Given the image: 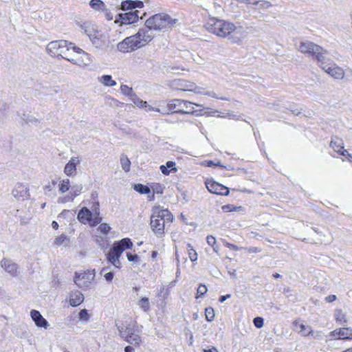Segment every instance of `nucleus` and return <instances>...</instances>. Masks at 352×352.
<instances>
[{"instance_id": "f257e3e1", "label": "nucleus", "mask_w": 352, "mask_h": 352, "mask_svg": "<svg viewBox=\"0 0 352 352\" xmlns=\"http://www.w3.org/2000/svg\"><path fill=\"white\" fill-rule=\"evenodd\" d=\"M209 33L221 38H228L232 43H240L243 38V34L234 23L214 16H210L204 25Z\"/></svg>"}, {"instance_id": "f03ea898", "label": "nucleus", "mask_w": 352, "mask_h": 352, "mask_svg": "<svg viewBox=\"0 0 352 352\" xmlns=\"http://www.w3.org/2000/svg\"><path fill=\"white\" fill-rule=\"evenodd\" d=\"M148 28H142L131 36L125 38L117 45L118 50L122 53L133 52L138 48L145 46L150 43L153 37Z\"/></svg>"}, {"instance_id": "7ed1b4c3", "label": "nucleus", "mask_w": 352, "mask_h": 352, "mask_svg": "<svg viewBox=\"0 0 352 352\" xmlns=\"http://www.w3.org/2000/svg\"><path fill=\"white\" fill-rule=\"evenodd\" d=\"M173 219V214L167 209L156 206L153 209L151 216V228L155 234L162 236L164 233L165 224L172 222Z\"/></svg>"}, {"instance_id": "20e7f679", "label": "nucleus", "mask_w": 352, "mask_h": 352, "mask_svg": "<svg viewBox=\"0 0 352 352\" xmlns=\"http://www.w3.org/2000/svg\"><path fill=\"white\" fill-rule=\"evenodd\" d=\"M72 49L77 54H82L84 56H87V54L78 47L74 45L73 43H69L65 40L55 41L51 42L48 46L47 50L54 55L56 56H61L64 59H66L75 64L80 65V63L78 59L72 58L69 59L67 56V52Z\"/></svg>"}, {"instance_id": "39448f33", "label": "nucleus", "mask_w": 352, "mask_h": 352, "mask_svg": "<svg viewBox=\"0 0 352 352\" xmlns=\"http://www.w3.org/2000/svg\"><path fill=\"white\" fill-rule=\"evenodd\" d=\"M177 21L168 14L158 13L147 19L145 25L148 30L164 32L171 30Z\"/></svg>"}, {"instance_id": "423d86ee", "label": "nucleus", "mask_w": 352, "mask_h": 352, "mask_svg": "<svg viewBox=\"0 0 352 352\" xmlns=\"http://www.w3.org/2000/svg\"><path fill=\"white\" fill-rule=\"evenodd\" d=\"M116 327L120 336L126 342L133 345H139L142 342L140 332L135 329V324L117 323Z\"/></svg>"}, {"instance_id": "0eeeda50", "label": "nucleus", "mask_w": 352, "mask_h": 352, "mask_svg": "<svg viewBox=\"0 0 352 352\" xmlns=\"http://www.w3.org/2000/svg\"><path fill=\"white\" fill-rule=\"evenodd\" d=\"M133 243L130 239L124 238L113 244L109 253L108 254V260L116 267H120V261L119 260L122 253L126 249H130Z\"/></svg>"}, {"instance_id": "6e6552de", "label": "nucleus", "mask_w": 352, "mask_h": 352, "mask_svg": "<svg viewBox=\"0 0 352 352\" xmlns=\"http://www.w3.org/2000/svg\"><path fill=\"white\" fill-rule=\"evenodd\" d=\"M195 106L199 107V104L182 99L171 100L167 104V109L173 113L178 114H192L196 111Z\"/></svg>"}, {"instance_id": "1a4fd4ad", "label": "nucleus", "mask_w": 352, "mask_h": 352, "mask_svg": "<svg viewBox=\"0 0 352 352\" xmlns=\"http://www.w3.org/2000/svg\"><path fill=\"white\" fill-rule=\"evenodd\" d=\"M168 86L173 90L201 94L202 89L193 81L185 78H175L168 82Z\"/></svg>"}, {"instance_id": "9d476101", "label": "nucleus", "mask_w": 352, "mask_h": 352, "mask_svg": "<svg viewBox=\"0 0 352 352\" xmlns=\"http://www.w3.org/2000/svg\"><path fill=\"white\" fill-rule=\"evenodd\" d=\"M298 51L311 55L318 63L324 60V54L327 52L322 47L311 41H302L300 43Z\"/></svg>"}, {"instance_id": "9b49d317", "label": "nucleus", "mask_w": 352, "mask_h": 352, "mask_svg": "<svg viewBox=\"0 0 352 352\" xmlns=\"http://www.w3.org/2000/svg\"><path fill=\"white\" fill-rule=\"evenodd\" d=\"M94 270H88L87 272H83L78 274L76 273L74 283L78 287L81 289H86L90 286V285L94 280Z\"/></svg>"}, {"instance_id": "f8f14e48", "label": "nucleus", "mask_w": 352, "mask_h": 352, "mask_svg": "<svg viewBox=\"0 0 352 352\" xmlns=\"http://www.w3.org/2000/svg\"><path fill=\"white\" fill-rule=\"evenodd\" d=\"M326 73L336 79H342L344 76V72L342 68L338 67L333 62L326 63L323 60L318 63Z\"/></svg>"}, {"instance_id": "ddd939ff", "label": "nucleus", "mask_w": 352, "mask_h": 352, "mask_svg": "<svg viewBox=\"0 0 352 352\" xmlns=\"http://www.w3.org/2000/svg\"><path fill=\"white\" fill-rule=\"evenodd\" d=\"M205 184L208 191L212 194L226 196L229 194V189L227 187L213 179H206Z\"/></svg>"}, {"instance_id": "4468645a", "label": "nucleus", "mask_w": 352, "mask_h": 352, "mask_svg": "<svg viewBox=\"0 0 352 352\" xmlns=\"http://www.w3.org/2000/svg\"><path fill=\"white\" fill-rule=\"evenodd\" d=\"M1 266L12 276H16L18 275V265L12 260L3 258L1 261Z\"/></svg>"}, {"instance_id": "2eb2a0df", "label": "nucleus", "mask_w": 352, "mask_h": 352, "mask_svg": "<svg viewBox=\"0 0 352 352\" xmlns=\"http://www.w3.org/2000/svg\"><path fill=\"white\" fill-rule=\"evenodd\" d=\"M140 18L138 10H132L120 14L121 22L124 24H132L136 23Z\"/></svg>"}, {"instance_id": "dca6fc26", "label": "nucleus", "mask_w": 352, "mask_h": 352, "mask_svg": "<svg viewBox=\"0 0 352 352\" xmlns=\"http://www.w3.org/2000/svg\"><path fill=\"white\" fill-rule=\"evenodd\" d=\"M331 336L336 337L337 339L351 340L352 329L351 328H339L331 332Z\"/></svg>"}, {"instance_id": "f3484780", "label": "nucleus", "mask_w": 352, "mask_h": 352, "mask_svg": "<svg viewBox=\"0 0 352 352\" xmlns=\"http://www.w3.org/2000/svg\"><path fill=\"white\" fill-rule=\"evenodd\" d=\"M30 316L38 327H43L44 329L48 327V322L42 316L38 311L32 309L30 311Z\"/></svg>"}, {"instance_id": "a211bd4d", "label": "nucleus", "mask_w": 352, "mask_h": 352, "mask_svg": "<svg viewBox=\"0 0 352 352\" xmlns=\"http://www.w3.org/2000/svg\"><path fill=\"white\" fill-rule=\"evenodd\" d=\"M13 196L18 200L22 201L28 197V188L21 184H18L12 190Z\"/></svg>"}, {"instance_id": "6ab92c4d", "label": "nucleus", "mask_w": 352, "mask_h": 352, "mask_svg": "<svg viewBox=\"0 0 352 352\" xmlns=\"http://www.w3.org/2000/svg\"><path fill=\"white\" fill-rule=\"evenodd\" d=\"M330 146L338 154H344L346 152L342 140L337 136L332 138Z\"/></svg>"}, {"instance_id": "aec40b11", "label": "nucleus", "mask_w": 352, "mask_h": 352, "mask_svg": "<svg viewBox=\"0 0 352 352\" xmlns=\"http://www.w3.org/2000/svg\"><path fill=\"white\" fill-rule=\"evenodd\" d=\"M84 300L83 294L78 290L72 291L69 294V304L72 307H77Z\"/></svg>"}, {"instance_id": "412c9836", "label": "nucleus", "mask_w": 352, "mask_h": 352, "mask_svg": "<svg viewBox=\"0 0 352 352\" xmlns=\"http://www.w3.org/2000/svg\"><path fill=\"white\" fill-rule=\"evenodd\" d=\"M294 326L295 330L304 336H309L311 333L314 334L311 327L300 323L298 320L294 322Z\"/></svg>"}, {"instance_id": "4be33fe9", "label": "nucleus", "mask_w": 352, "mask_h": 352, "mask_svg": "<svg viewBox=\"0 0 352 352\" xmlns=\"http://www.w3.org/2000/svg\"><path fill=\"white\" fill-rule=\"evenodd\" d=\"M143 7L144 3L141 1L126 0L121 3V8L123 10H132L136 8H142Z\"/></svg>"}, {"instance_id": "5701e85b", "label": "nucleus", "mask_w": 352, "mask_h": 352, "mask_svg": "<svg viewBox=\"0 0 352 352\" xmlns=\"http://www.w3.org/2000/svg\"><path fill=\"white\" fill-rule=\"evenodd\" d=\"M80 160L78 157H73L69 162L65 165V173L67 175H72L76 170V165L79 164Z\"/></svg>"}, {"instance_id": "b1692460", "label": "nucleus", "mask_w": 352, "mask_h": 352, "mask_svg": "<svg viewBox=\"0 0 352 352\" xmlns=\"http://www.w3.org/2000/svg\"><path fill=\"white\" fill-rule=\"evenodd\" d=\"M92 217V212L86 207H83L78 214V219L82 223H89Z\"/></svg>"}, {"instance_id": "393cba45", "label": "nucleus", "mask_w": 352, "mask_h": 352, "mask_svg": "<svg viewBox=\"0 0 352 352\" xmlns=\"http://www.w3.org/2000/svg\"><path fill=\"white\" fill-rule=\"evenodd\" d=\"M100 82L107 87H113L116 85V82L113 80L111 75H103L99 78Z\"/></svg>"}, {"instance_id": "a878e982", "label": "nucleus", "mask_w": 352, "mask_h": 352, "mask_svg": "<svg viewBox=\"0 0 352 352\" xmlns=\"http://www.w3.org/2000/svg\"><path fill=\"white\" fill-rule=\"evenodd\" d=\"M89 5L95 10L103 11L106 9L104 3L101 0H91Z\"/></svg>"}, {"instance_id": "bb28decb", "label": "nucleus", "mask_w": 352, "mask_h": 352, "mask_svg": "<svg viewBox=\"0 0 352 352\" xmlns=\"http://www.w3.org/2000/svg\"><path fill=\"white\" fill-rule=\"evenodd\" d=\"M150 188L153 190V194H162L164 186L159 183H152ZM154 197V195H152V199Z\"/></svg>"}, {"instance_id": "cd10ccee", "label": "nucleus", "mask_w": 352, "mask_h": 352, "mask_svg": "<svg viewBox=\"0 0 352 352\" xmlns=\"http://www.w3.org/2000/svg\"><path fill=\"white\" fill-rule=\"evenodd\" d=\"M336 320L339 322L341 324L346 323V316L341 309H336L334 313Z\"/></svg>"}, {"instance_id": "c85d7f7f", "label": "nucleus", "mask_w": 352, "mask_h": 352, "mask_svg": "<svg viewBox=\"0 0 352 352\" xmlns=\"http://www.w3.org/2000/svg\"><path fill=\"white\" fill-rule=\"evenodd\" d=\"M133 188L140 194H148L151 192L150 187L141 184H135Z\"/></svg>"}, {"instance_id": "c756f323", "label": "nucleus", "mask_w": 352, "mask_h": 352, "mask_svg": "<svg viewBox=\"0 0 352 352\" xmlns=\"http://www.w3.org/2000/svg\"><path fill=\"white\" fill-rule=\"evenodd\" d=\"M187 251L188 252V256L190 261L192 262L196 261L197 260V253L190 243L187 244Z\"/></svg>"}, {"instance_id": "7c9ffc66", "label": "nucleus", "mask_w": 352, "mask_h": 352, "mask_svg": "<svg viewBox=\"0 0 352 352\" xmlns=\"http://www.w3.org/2000/svg\"><path fill=\"white\" fill-rule=\"evenodd\" d=\"M120 163L122 169L125 172H129L130 170L131 161L128 159V157L126 155L121 157Z\"/></svg>"}, {"instance_id": "2f4dec72", "label": "nucleus", "mask_w": 352, "mask_h": 352, "mask_svg": "<svg viewBox=\"0 0 352 352\" xmlns=\"http://www.w3.org/2000/svg\"><path fill=\"white\" fill-rule=\"evenodd\" d=\"M120 91L126 96L136 97L135 94L133 93V89L126 85H122L120 86Z\"/></svg>"}, {"instance_id": "473e14b6", "label": "nucleus", "mask_w": 352, "mask_h": 352, "mask_svg": "<svg viewBox=\"0 0 352 352\" xmlns=\"http://www.w3.org/2000/svg\"><path fill=\"white\" fill-rule=\"evenodd\" d=\"M138 305L141 309H143L144 311H146L149 309L150 305L148 302V298L146 297H143L138 302Z\"/></svg>"}, {"instance_id": "72a5a7b5", "label": "nucleus", "mask_w": 352, "mask_h": 352, "mask_svg": "<svg viewBox=\"0 0 352 352\" xmlns=\"http://www.w3.org/2000/svg\"><path fill=\"white\" fill-rule=\"evenodd\" d=\"M206 318L208 321L211 322L214 318V311L212 307H207L205 309Z\"/></svg>"}, {"instance_id": "f704fd0d", "label": "nucleus", "mask_w": 352, "mask_h": 352, "mask_svg": "<svg viewBox=\"0 0 352 352\" xmlns=\"http://www.w3.org/2000/svg\"><path fill=\"white\" fill-rule=\"evenodd\" d=\"M206 241H207V243L212 246V248H213V250L215 252H218V247L217 246H215V243H216V239L212 236V235H208L206 238Z\"/></svg>"}, {"instance_id": "c9c22d12", "label": "nucleus", "mask_w": 352, "mask_h": 352, "mask_svg": "<svg viewBox=\"0 0 352 352\" xmlns=\"http://www.w3.org/2000/svg\"><path fill=\"white\" fill-rule=\"evenodd\" d=\"M69 189V180L64 179L59 185V190L61 192H65Z\"/></svg>"}, {"instance_id": "e433bc0d", "label": "nucleus", "mask_w": 352, "mask_h": 352, "mask_svg": "<svg viewBox=\"0 0 352 352\" xmlns=\"http://www.w3.org/2000/svg\"><path fill=\"white\" fill-rule=\"evenodd\" d=\"M65 241H69V239L67 238L66 235L65 234H61L59 236H58L57 238L55 239L54 241V245H56V246H60L61 245L63 244V243Z\"/></svg>"}, {"instance_id": "4c0bfd02", "label": "nucleus", "mask_w": 352, "mask_h": 352, "mask_svg": "<svg viewBox=\"0 0 352 352\" xmlns=\"http://www.w3.org/2000/svg\"><path fill=\"white\" fill-rule=\"evenodd\" d=\"M80 320L87 321L89 319V314L86 309H81L78 314Z\"/></svg>"}, {"instance_id": "58836bf2", "label": "nucleus", "mask_w": 352, "mask_h": 352, "mask_svg": "<svg viewBox=\"0 0 352 352\" xmlns=\"http://www.w3.org/2000/svg\"><path fill=\"white\" fill-rule=\"evenodd\" d=\"M208 291L207 287L205 285H199V286L197 288V295L196 296V298H198L199 296H204L206 294Z\"/></svg>"}, {"instance_id": "ea45409f", "label": "nucleus", "mask_w": 352, "mask_h": 352, "mask_svg": "<svg viewBox=\"0 0 352 352\" xmlns=\"http://www.w3.org/2000/svg\"><path fill=\"white\" fill-rule=\"evenodd\" d=\"M82 189V185H75L72 187V197L78 196Z\"/></svg>"}, {"instance_id": "a19ab883", "label": "nucleus", "mask_w": 352, "mask_h": 352, "mask_svg": "<svg viewBox=\"0 0 352 352\" xmlns=\"http://www.w3.org/2000/svg\"><path fill=\"white\" fill-rule=\"evenodd\" d=\"M253 323L256 327L261 328L264 324L263 318L261 317H256L253 320Z\"/></svg>"}, {"instance_id": "79ce46f5", "label": "nucleus", "mask_w": 352, "mask_h": 352, "mask_svg": "<svg viewBox=\"0 0 352 352\" xmlns=\"http://www.w3.org/2000/svg\"><path fill=\"white\" fill-rule=\"evenodd\" d=\"M98 229L100 230L101 232H102L104 234H107L109 232L111 228L107 223H101L99 226Z\"/></svg>"}, {"instance_id": "37998d69", "label": "nucleus", "mask_w": 352, "mask_h": 352, "mask_svg": "<svg viewBox=\"0 0 352 352\" xmlns=\"http://www.w3.org/2000/svg\"><path fill=\"white\" fill-rule=\"evenodd\" d=\"M134 103L140 108H144L148 106L146 101H143L140 98H136V100H134Z\"/></svg>"}, {"instance_id": "c03bdc74", "label": "nucleus", "mask_w": 352, "mask_h": 352, "mask_svg": "<svg viewBox=\"0 0 352 352\" xmlns=\"http://www.w3.org/2000/svg\"><path fill=\"white\" fill-rule=\"evenodd\" d=\"M165 166L167 167V169L170 170V172L171 171H173V172L177 171V168L175 167V163L173 161L167 162Z\"/></svg>"}, {"instance_id": "a18cd8bd", "label": "nucleus", "mask_w": 352, "mask_h": 352, "mask_svg": "<svg viewBox=\"0 0 352 352\" xmlns=\"http://www.w3.org/2000/svg\"><path fill=\"white\" fill-rule=\"evenodd\" d=\"M225 246L228 248L229 249L232 250H234V251H237V250H240L241 249H243V248L242 247H238L236 246V245H234V244H232V243H230L228 242H226L225 243Z\"/></svg>"}, {"instance_id": "49530a36", "label": "nucleus", "mask_w": 352, "mask_h": 352, "mask_svg": "<svg viewBox=\"0 0 352 352\" xmlns=\"http://www.w3.org/2000/svg\"><path fill=\"white\" fill-rule=\"evenodd\" d=\"M101 221V218L100 217H98V215L96 214V217L93 219L91 217V221H89V224L91 226H96L98 223H100Z\"/></svg>"}, {"instance_id": "de8ad7c7", "label": "nucleus", "mask_w": 352, "mask_h": 352, "mask_svg": "<svg viewBox=\"0 0 352 352\" xmlns=\"http://www.w3.org/2000/svg\"><path fill=\"white\" fill-rule=\"evenodd\" d=\"M104 276L105 280L107 282H111L113 278L114 274L111 272H109L105 273Z\"/></svg>"}, {"instance_id": "09e8293b", "label": "nucleus", "mask_w": 352, "mask_h": 352, "mask_svg": "<svg viewBox=\"0 0 352 352\" xmlns=\"http://www.w3.org/2000/svg\"><path fill=\"white\" fill-rule=\"evenodd\" d=\"M203 164L206 165V166H220V162H217V163H214L213 161L212 160H208V161H205Z\"/></svg>"}, {"instance_id": "8fccbe9b", "label": "nucleus", "mask_w": 352, "mask_h": 352, "mask_svg": "<svg viewBox=\"0 0 352 352\" xmlns=\"http://www.w3.org/2000/svg\"><path fill=\"white\" fill-rule=\"evenodd\" d=\"M126 256L129 261H135L138 259V256L137 254L126 253Z\"/></svg>"}, {"instance_id": "3c124183", "label": "nucleus", "mask_w": 352, "mask_h": 352, "mask_svg": "<svg viewBox=\"0 0 352 352\" xmlns=\"http://www.w3.org/2000/svg\"><path fill=\"white\" fill-rule=\"evenodd\" d=\"M160 168L164 175H168L170 173V170L167 169V167H166L164 165L160 166Z\"/></svg>"}, {"instance_id": "603ef678", "label": "nucleus", "mask_w": 352, "mask_h": 352, "mask_svg": "<svg viewBox=\"0 0 352 352\" xmlns=\"http://www.w3.org/2000/svg\"><path fill=\"white\" fill-rule=\"evenodd\" d=\"M337 298L336 295H329L325 298V300L327 302H332L333 301L336 300Z\"/></svg>"}, {"instance_id": "864d4df0", "label": "nucleus", "mask_w": 352, "mask_h": 352, "mask_svg": "<svg viewBox=\"0 0 352 352\" xmlns=\"http://www.w3.org/2000/svg\"><path fill=\"white\" fill-rule=\"evenodd\" d=\"M248 251L250 253H257V252H260L261 250L256 247H250V248H248Z\"/></svg>"}, {"instance_id": "5fc2aeb1", "label": "nucleus", "mask_w": 352, "mask_h": 352, "mask_svg": "<svg viewBox=\"0 0 352 352\" xmlns=\"http://www.w3.org/2000/svg\"><path fill=\"white\" fill-rule=\"evenodd\" d=\"M99 203H94L92 207V210L95 211V214L99 215V209H98Z\"/></svg>"}, {"instance_id": "6e6d98bb", "label": "nucleus", "mask_w": 352, "mask_h": 352, "mask_svg": "<svg viewBox=\"0 0 352 352\" xmlns=\"http://www.w3.org/2000/svg\"><path fill=\"white\" fill-rule=\"evenodd\" d=\"M231 297V295L230 294H227V295H225V296H220L219 300L220 302H223L225 300H226L227 299L230 298Z\"/></svg>"}, {"instance_id": "4d7b16f0", "label": "nucleus", "mask_w": 352, "mask_h": 352, "mask_svg": "<svg viewBox=\"0 0 352 352\" xmlns=\"http://www.w3.org/2000/svg\"><path fill=\"white\" fill-rule=\"evenodd\" d=\"M134 349L131 346H126L125 348H124V351L125 352H134Z\"/></svg>"}, {"instance_id": "13d9d810", "label": "nucleus", "mask_w": 352, "mask_h": 352, "mask_svg": "<svg viewBox=\"0 0 352 352\" xmlns=\"http://www.w3.org/2000/svg\"><path fill=\"white\" fill-rule=\"evenodd\" d=\"M204 352H218V351L216 348L212 347L208 349H204Z\"/></svg>"}, {"instance_id": "bf43d9fd", "label": "nucleus", "mask_w": 352, "mask_h": 352, "mask_svg": "<svg viewBox=\"0 0 352 352\" xmlns=\"http://www.w3.org/2000/svg\"><path fill=\"white\" fill-rule=\"evenodd\" d=\"M52 227L55 229V230H57L58 228V224L56 221H53L52 223Z\"/></svg>"}, {"instance_id": "052dcab7", "label": "nucleus", "mask_w": 352, "mask_h": 352, "mask_svg": "<svg viewBox=\"0 0 352 352\" xmlns=\"http://www.w3.org/2000/svg\"><path fill=\"white\" fill-rule=\"evenodd\" d=\"M342 161L347 160V161H349L350 162H352V155H346V158L342 159Z\"/></svg>"}, {"instance_id": "680f3d73", "label": "nucleus", "mask_w": 352, "mask_h": 352, "mask_svg": "<svg viewBox=\"0 0 352 352\" xmlns=\"http://www.w3.org/2000/svg\"><path fill=\"white\" fill-rule=\"evenodd\" d=\"M70 200V198L69 197H64L63 199H59V201H61L62 203H65L67 201Z\"/></svg>"}, {"instance_id": "e2e57ef3", "label": "nucleus", "mask_w": 352, "mask_h": 352, "mask_svg": "<svg viewBox=\"0 0 352 352\" xmlns=\"http://www.w3.org/2000/svg\"><path fill=\"white\" fill-rule=\"evenodd\" d=\"M273 276L275 278H280L282 277V276L278 273H275L273 274Z\"/></svg>"}, {"instance_id": "0e129e2a", "label": "nucleus", "mask_w": 352, "mask_h": 352, "mask_svg": "<svg viewBox=\"0 0 352 352\" xmlns=\"http://www.w3.org/2000/svg\"><path fill=\"white\" fill-rule=\"evenodd\" d=\"M315 338H320L322 337L321 333L320 332H316V335L314 336Z\"/></svg>"}, {"instance_id": "69168bd1", "label": "nucleus", "mask_w": 352, "mask_h": 352, "mask_svg": "<svg viewBox=\"0 0 352 352\" xmlns=\"http://www.w3.org/2000/svg\"><path fill=\"white\" fill-rule=\"evenodd\" d=\"M230 274L234 278H236V272L235 271H233L232 272H229Z\"/></svg>"}, {"instance_id": "338daca9", "label": "nucleus", "mask_w": 352, "mask_h": 352, "mask_svg": "<svg viewBox=\"0 0 352 352\" xmlns=\"http://www.w3.org/2000/svg\"><path fill=\"white\" fill-rule=\"evenodd\" d=\"M157 254V252L156 251H153L152 252V257L153 258H155Z\"/></svg>"}, {"instance_id": "774afa93", "label": "nucleus", "mask_w": 352, "mask_h": 352, "mask_svg": "<svg viewBox=\"0 0 352 352\" xmlns=\"http://www.w3.org/2000/svg\"><path fill=\"white\" fill-rule=\"evenodd\" d=\"M343 352H352V348L348 349Z\"/></svg>"}]
</instances>
